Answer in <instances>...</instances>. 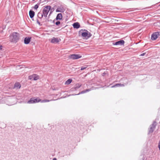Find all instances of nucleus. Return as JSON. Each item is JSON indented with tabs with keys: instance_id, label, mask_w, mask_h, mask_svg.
<instances>
[{
	"instance_id": "f257e3e1",
	"label": "nucleus",
	"mask_w": 160,
	"mask_h": 160,
	"mask_svg": "<svg viewBox=\"0 0 160 160\" xmlns=\"http://www.w3.org/2000/svg\"><path fill=\"white\" fill-rule=\"evenodd\" d=\"M88 125V123L84 118H80L78 120V123L77 125L79 128L78 129L76 128L74 126H72V134L73 133H77L78 132H79L80 133L84 132L86 129V127Z\"/></svg>"
},
{
	"instance_id": "f03ea898",
	"label": "nucleus",
	"mask_w": 160,
	"mask_h": 160,
	"mask_svg": "<svg viewBox=\"0 0 160 160\" xmlns=\"http://www.w3.org/2000/svg\"><path fill=\"white\" fill-rule=\"evenodd\" d=\"M81 86V84L79 83L76 84L73 87L71 88V92L73 93H71V96L79 95L80 94H84L90 91L91 88L84 90L81 92L79 91V88Z\"/></svg>"
},
{
	"instance_id": "7ed1b4c3",
	"label": "nucleus",
	"mask_w": 160,
	"mask_h": 160,
	"mask_svg": "<svg viewBox=\"0 0 160 160\" xmlns=\"http://www.w3.org/2000/svg\"><path fill=\"white\" fill-rule=\"evenodd\" d=\"M78 34L79 36L83 39L86 40L89 38L92 35V34L85 29H81L78 32Z\"/></svg>"
},
{
	"instance_id": "20e7f679",
	"label": "nucleus",
	"mask_w": 160,
	"mask_h": 160,
	"mask_svg": "<svg viewBox=\"0 0 160 160\" xmlns=\"http://www.w3.org/2000/svg\"><path fill=\"white\" fill-rule=\"evenodd\" d=\"M11 42L16 43L18 42L20 39V34L17 32H13L10 36Z\"/></svg>"
},
{
	"instance_id": "39448f33",
	"label": "nucleus",
	"mask_w": 160,
	"mask_h": 160,
	"mask_svg": "<svg viewBox=\"0 0 160 160\" xmlns=\"http://www.w3.org/2000/svg\"><path fill=\"white\" fill-rule=\"evenodd\" d=\"M71 141L72 142H71V144H72L73 145L72 149H73L75 148L76 146L77 145V143L80 142V139L78 136H75V137L72 138Z\"/></svg>"
},
{
	"instance_id": "423d86ee",
	"label": "nucleus",
	"mask_w": 160,
	"mask_h": 160,
	"mask_svg": "<svg viewBox=\"0 0 160 160\" xmlns=\"http://www.w3.org/2000/svg\"><path fill=\"white\" fill-rule=\"evenodd\" d=\"M80 68H77L76 66H74L71 68V76L73 75L74 74H77L80 72Z\"/></svg>"
},
{
	"instance_id": "0eeeda50",
	"label": "nucleus",
	"mask_w": 160,
	"mask_h": 160,
	"mask_svg": "<svg viewBox=\"0 0 160 160\" xmlns=\"http://www.w3.org/2000/svg\"><path fill=\"white\" fill-rule=\"evenodd\" d=\"M41 101V99L38 98H32L27 102V103L29 104H33L38 103Z\"/></svg>"
},
{
	"instance_id": "6e6552de",
	"label": "nucleus",
	"mask_w": 160,
	"mask_h": 160,
	"mask_svg": "<svg viewBox=\"0 0 160 160\" xmlns=\"http://www.w3.org/2000/svg\"><path fill=\"white\" fill-rule=\"evenodd\" d=\"M157 125V123L156 120L153 121V123L150 126L149 128L148 133H152L154 131Z\"/></svg>"
},
{
	"instance_id": "1a4fd4ad",
	"label": "nucleus",
	"mask_w": 160,
	"mask_h": 160,
	"mask_svg": "<svg viewBox=\"0 0 160 160\" xmlns=\"http://www.w3.org/2000/svg\"><path fill=\"white\" fill-rule=\"evenodd\" d=\"M51 7L50 6H46L43 9L42 11V15H48L49 11L51 10Z\"/></svg>"
},
{
	"instance_id": "9d476101",
	"label": "nucleus",
	"mask_w": 160,
	"mask_h": 160,
	"mask_svg": "<svg viewBox=\"0 0 160 160\" xmlns=\"http://www.w3.org/2000/svg\"><path fill=\"white\" fill-rule=\"evenodd\" d=\"M125 43V41L122 39H120L116 42H113L112 43V45L114 46H121L123 45Z\"/></svg>"
},
{
	"instance_id": "9b49d317",
	"label": "nucleus",
	"mask_w": 160,
	"mask_h": 160,
	"mask_svg": "<svg viewBox=\"0 0 160 160\" xmlns=\"http://www.w3.org/2000/svg\"><path fill=\"white\" fill-rule=\"evenodd\" d=\"M160 35V31L154 32L152 33L151 36V39L152 40H155Z\"/></svg>"
},
{
	"instance_id": "f8f14e48",
	"label": "nucleus",
	"mask_w": 160,
	"mask_h": 160,
	"mask_svg": "<svg viewBox=\"0 0 160 160\" xmlns=\"http://www.w3.org/2000/svg\"><path fill=\"white\" fill-rule=\"evenodd\" d=\"M39 78V76L37 74H33L32 75L28 76V79L36 81Z\"/></svg>"
},
{
	"instance_id": "ddd939ff",
	"label": "nucleus",
	"mask_w": 160,
	"mask_h": 160,
	"mask_svg": "<svg viewBox=\"0 0 160 160\" xmlns=\"http://www.w3.org/2000/svg\"><path fill=\"white\" fill-rule=\"evenodd\" d=\"M82 56L79 54H71V59L73 60L78 59L82 58Z\"/></svg>"
},
{
	"instance_id": "4468645a",
	"label": "nucleus",
	"mask_w": 160,
	"mask_h": 160,
	"mask_svg": "<svg viewBox=\"0 0 160 160\" xmlns=\"http://www.w3.org/2000/svg\"><path fill=\"white\" fill-rule=\"evenodd\" d=\"M65 11V9L64 8L63 6L62 5L58 6L57 9L56 10V12H63Z\"/></svg>"
},
{
	"instance_id": "2eb2a0df",
	"label": "nucleus",
	"mask_w": 160,
	"mask_h": 160,
	"mask_svg": "<svg viewBox=\"0 0 160 160\" xmlns=\"http://www.w3.org/2000/svg\"><path fill=\"white\" fill-rule=\"evenodd\" d=\"M112 84H110V85L111 86V87L112 88H114L116 87H123L125 86V84H121L120 83H115L113 85H112Z\"/></svg>"
},
{
	"instance_id": "dca6fc26",
	"label": "nucleus",
	"mask_w": 160,
	"mask_h": 160,
	"mask_svg": "<svg viewBox=\"0 0 160 160\" xmlns=\"http://www.w3.org/2000/svg\"><path fill=\"white\" fill-rule=\"evenodd\" d=\"M31 37H25L24 40V43L25 44H28L31 41Z\"/></svg>"
},
{
	"instance_id": "f3484780",
	"label": "nucleus",
	"mask_w": 160,
	"mask_h": 160,
	"mask_svg": "<svg viewBox=\"0 0 160 160\" xmlns=\"http://www.w3.org/2000/svg\"><path fill=\"white\" fill-rule=\"evenodd\" d=\"M61 41V39H59L57 38L53 37L51 41V42L53 43H57Z\"/></svg>"
},
{
	"instance_id": "a211bd4d",
	"label": "nucleus",
	"mask_w": 160,
	"mask_h": 160,
	"mask_svg": "<svg viewBox=\"0 0 160 160\" xmlns=\"http://www.w3.org/2000/svg\"><path fill=\"white\" fill-rule=\"evenodd\" d=\"M72 25L74 29H78L81 27L79 23L78 22H74L72 24Z\"/></svg>"
},
{
	"instance_id": "6ab92c4d",
	"label": "nucleus",
	"mask_w": 160,
	"mask_h": 160,
	"mask_svg": "<svg viewBox=\"0 0 160 160\" xmlns=\"http://www.w3.org/2000/svg\"><path fill=\"white\" fill-rule=\"evenodd\" d=\"M29 15L32 21L34 20L33 18L35 16V12L32 10H30L29 11Z\"/></svg>"
},
{
	"instance_id": "aec40b11",
	"label": "nucleus",
	"mask_w": 160,
	"mask_h": 160,
	"mask_svg": "<svg viewBox=\"0 0 160 160\" xmlns=\"http://www.w3.org/2000/svg\"><path fill=\"white\" fill-rule=\"evenodd\" d=\"M63 16L62 14L61 13H59L57 14L56 17L55 18L56 21L58 20H61L62 19Z\"/></svg>"
},
{
	"instance_id": "412c9836",
	"label": "nucleus",
	"mask_w": 160,
	"mask_h": 160,
	"mask_svg": "<svg viewBox=\"0 0 160 160\" xmlns=\"http://www.w3.org/2000/svg\"><path fill=\"white\" fill-rule=\"evenodd\" d=\"M121 80L124 81L123 84H125V86L128 83V80L126 77L123 78L121 79Z\"/></svg>"
},
{
	"instance_id": "4be33fe9",
	"label": "nucleus",
	"mask_w": 160,
	"mask_h": 160,
	"mask_svg": "<svg viewBox=\"0 0 160 160\" xmlns=\"http://www.w3.org/2000/svg\"><path fill=\"white\" fill-rule=\"evenodd\" d=\"M21 87V85L20 83L18 82H16L14 85V88H17L18 89H19Z\"/></svg>"
},
{
	"instance_id": "5701e85b",
	"label": "nucleus",
	"mask_w": 160,
	"mask_h": 160,
	"mask_svg": "<svg viewBox=\"0 0 160 160\" xmlns=\"http://www.w3.org/2000/svg\"><path fill=\"white\" fill-rule=\"evenodd\" d=\"M65 93H64V95L62 96V98H64L70 96V92H67V91L65 92Z\"/></svg>"
},
{
	"instance_id": "b1692460",
	"label": "nucleus",
	"mask_w": 160,
	"mask_h": 160,
	"mask_svg": "<svg viewBox=\"0 0 160 160\" xmlns=\"http://www.w3.org/2000/svg\"><path fill=\"white\" fill-rule=\"evenodd\" d=\"M38 17L40 19H42L43 17V15H42V13L40 12H38Z\"/></svg>"
},
{
	"instance_id": "393cba45",
	"label": "nucleus",
	"mask_w": 160,
	"mask_h": 160,
	"mask_svg": "<svg viewBox=\"0 0 160 160\" xmlns=\"http://www.w3.org/2000/svg\"><path fill=\"white\" fill-rule=\"evenodd\" d=\"M52 100L54 101V100H48V99H44V100H42L41 99V101L40 102H42V103H44V102H48L50 101H52Z\"/></svg>"
},
{
	"instance_id": "a878e982",
	"label": "nucleus",
	"mask_w": 160,
	"mask_h": 160,
	"mask_svg": "<svg viewBox=\"0 0 160 160\" xmlns=\"http://www.w3.org/2000/svg\"><path fill=\"white\" fill-rule=\"evenodd\" d=\"M88 67L87 65H84L82 67H81L80 69H79V70H80V71H82L86 69Z\"/></svg>"
},
{
	"instance_id": "bb28decb",
	"label": "nucleus",
	"mask_w": 160,
	"mask_h": 160,
	"mask_svg": "<svg viewBox=\"0 0 160 160\" xmlns=\"http://www.w3.org/2000/svg\"><path fill=\"white\" fill-rule=\"evenodd\" d=\"M40 3H38L37 4L35 5L34 6V8L35 9L37 10L38 8L40 5Z\"/></svg>"
},
{
	"instance_id": "cd10ccee",
	"label": "nucleus",
	"mask_w": 160,
	"mask_h": 160,
	"mask_svg": "<svg viewBox=\"0 0 160 160\" xmlns=\"http://www.w3.org/2000/svg\"><path fill=\"white\" fill-rule=\"evenodd\" d=\"M60 21H56L55 23V25L57 26H58V27H59V26L60 25Z\"/></svg>"
},
{
	"instance_id": "c85d7f7f",
	"label": "nucleus",
	"mask_w": 160,
	"mask_h": 160,
	"mask_svg": "<svg viewBox=\"0 0 160 160\" xmlns=\"http://www.w3.org/2000/svg\"><path fill=\"white\" fill-rule=\"evenodd\" d=\"M70 84V78H69L65 83V84Z\"/></svg>"
},
{
	"instance_id": "c756f323",
	"label": "nucleus",
	"mask_w": 160,
	"mask_h": 160,
	"mask_svg": "<svg viewBox=\"0 0 160 160\" xmlns=\"http://www.w3.org/2000/svg\"><path fill=\"white\" fill-rule=\"evenodd\" d=\"M37 23L40 26H42V24H41L40 22L39 21V20H38V19H37Z\"/></svg>"
},
{
	"instance_id": "7c9ffc66",
	"label": "nucleus",
	"mask_w": 160,
	"mask_h": 160,
	"mask_svg": "<svg viewBox=\"0 0 160 160\" xmlns=\"http://www.w3.org/2000/svg\"><path fill=\"white\" fill-rule=\"evenodd\" d=\"M146 52H144V53H142L139 56H144L146 54Z\"/></svg>"
},
{
	"instance_id": "2f4dec72",
	"label": "nucleus",
	"mask_w": 160,
	"mask_h": 160,
	"mask_svg": "<svg viewBox=\"0 0 160 160\" xmlns=\"http://www.w3.org/2000/svg\"><path fill=\"white\" fill-rule=\"evenodd\" d=\"M106 74V72H104L102 74V76H104Z\"/></svg>"
},
{
	"instance_id": "473e14b6",
	"label": "nucleus",
	"mask_w": 160,
	"mask_h": 160,
	"mask_svg": "<svg viewBox=\"0 0 160 160\" xmlns=\"http://www.w3.org/2000/svg\"><path fill=\"white\" fill-rule=\"evenodd\" d=\"M48 21H49V20L48 19L46 18L45 22H48Z\"/></svg>"
},
{
	"instance_id": "72a5a7b5",
	"label": "nucleus",
	"mask_w": 160,
	"mask_h": 160,
	"mask_svg": "<svg viewBox=\"0 0 160 160\" xmlns=\"http://www.w3.org/2000/svg\"><path fill=\"white\" fill-rule=\"evenodd\" d=\"M2 46L0 44V50L2 49Z\"/></svg>"
},
{
	"instance_id": "f704fd0d",
	"label": "nucleus",
	"mask_w": 160,
	"mask_h": 160,
	"mask_svg": "<svg viewBox=\"0 0 160 160\" xmlns=\"http://www.w3.org/2000/svg\"><path fill=\"white\" fill-rule=\"evenodd\" d=\"M43 16L45 18V19H46V18H47V15H43Z\"/></svg>"
},
{
	"instance_id": "c9c22d12",
	"label": "nucleus",
	"mask_w": 160,
	"mask_h": 160,
	"mask_svg": "<svg viewBox=\"0 0 160 160\" xmlns=\"http://www.w3.org/2000/svg\"><path fill=\"white\" fill-rule=\"evenodd\" d=\"M52 160H57V159L56 158H54L52 159Z\"/></svg>"
},
{
	"instance_id": "e433bc0d",
	"label": "nucleus",
	"mask_w": 160,
	"mask_h": 160,
	"mask_svg": "<svg viewBox=\"0 0 160 160\" xmlns=\"http://www.w3.org/2000/svg\"><path fill=\"white\" fill-rule=\"evenodd\" d=\"M40 1L41 2H44V0H40Z\"/></svg>"
},
{
	"instance_id": "4c0bfd02",
	"label": "nucleus",
	"mask_w": 160,
	"mask_h": 160,
	"mask_svg": "<svg viewBox=\"0 0 160 160\" xmlns=\"http://www.w3.org/2000/svg\"><path fill=\"white\" fill-rule=\"evenodd\" d=\"M55 20H55V19H54V20H53V23H55Z\"/></svg>"
},
{
	"instance_id": "58836bf2",
	"label": "nucleus",
	"mask_w": 160,
	"mask_h": 160,
	"mask_svg": "<svg viewBox=\"0 0 160 160\" xmlns=\"http://www.w3.org/2000/svg\"><path fill=\"white\" fill-rule=\"evenodd\" d=\"M97 123V122H93V124H96Z\"/></svg>"
},
{
	"instance_id": "ea45409f",
	"label": "nucleus",
	"mask_w": 160,
	"mask_h": 160,
	"mask_svg": "<svg viewBox=\"0 0 160 160\" xmlns=\"http://www.w3.org/2000/svg\"><path fill=\"white\" fill-rule=\"evenodd\" d=\"M72 79L71 78V83L72 82Z\"/></svg>"
},
{
	"instance_id": "a19ab883",
	"label": "nucleus",
	"mask_w": 160,
	"mask_h": 160,
	"mask_svg": "<svg viewBox=\"0 0 160 160\" xmlns=\"http://www.w3.org/2000/svg\"><path fill=\"white\" fill-rule=\"evenodd\" d=\"M151 8V7H148L147 8Z\"/></svg>"
},
{
	"instance_id": "79ce46f5",
	"label": "nucleus",
	"mask_w": 160,
	"mask_h": 160,
	"mask_svg": "<svg viewBox=\"0 0 160 160\" xmlns=\"http://www.w3.org/2000/svg\"><path fill=\"white\" fill-rule=\"evenodd\" d=\"M68 57L69 58H70V55H69V56H68Z\"/></svg>"
},
{
	"instance_id": "37998d69",
	"label": "nucleus",
	"mask_w": 160,
	"mask_h": 160,
	"mask_svg": "<svg viewBox=\"0 0 160 160\" xmlns=\"http://www.w3.org/2000/svg\"><path fill=\"white\" fill-rule=\"evenodd\" d=\"M73 124H74V125H75V123L74 122H73Z\"/></svg>"
},
{
	"instance_id": "c03bdc74",
	"label": "nucleus",
	"mask_w": 160,
	"mask_h": 160,
	"mask_svg": "<svg viewBox=\"0 0 160 160\" xmlns=\"http://www.w3.org/2000/svg\"><path fill=\"white\" fill-rule=\"evenodd\" d=\"M51 13V12H50V14ZM50 15V14H49V15Z\"/></svg>"
},
{
	"instance_id": "a18cd8bd",
	"label": "nucleus",
	"mask_w": 160,
	"mask_h": 160,
	"mask_svg": "<svg viewBox=\"0 0 160 160\" xmlns=\"http://www.w3.org/2000/svg\"><path fill=\"white\" fill-rule=\"evenodd\" d=\"M72 87V86H71L70 87L71 88Z\"/></svg>"
},
{
	"instance_id": "49530a36",
	"label": "nucleus",
	"mask_w": 160,
	"mask_h": 160,
	"mask_svg": "<svg viewBox=\"0 0 160 160\" xmlns=\"http://www.w3.org/2000/svg\"><path fill=\"white\" fill-rule=\"evenodd\" d=\"M32 0V1H35V0Z\"/></svg>"
},
{
	"instance_id": "de8ad7c7",
	"label": "nucleus",
	"mask_w": 160,
	"mask_h": 160,
	"mask_svg": "<svg viewBox=\"0 0 160 160\" xmlns=\"http://www.w3.org/2000/svg\"><path fill=\"white\" fill-rule=\"evenodd\" d=\"M144 160V158H143V160Z\"/></svg>"
},
{
	"instance_id": "09e8293b",
	"label": "nucleus",
	"mask_w": 160,
	"mask_h": 160,
	"mask_svg": "<svg viewBox=\"0 0 160 160\" xmlns=\"http://www.w3.org/2000/svg\"><path fill=\"white\" fill-rule=\"evenodd\" d=\"M159 6H160V4L159 5Z\"/></svg>"
}]
</instances>
